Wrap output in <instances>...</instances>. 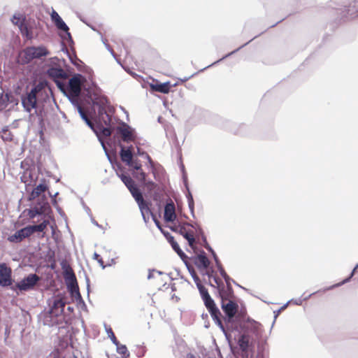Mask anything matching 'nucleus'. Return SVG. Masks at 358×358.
Returning a JSON list of instances; mask_svg holds the SVG:
<instances>
[{
  "label": "nucleus",
  "mask_w": 358,
  "mask_h": 358,
  "mask_svg": "<svg viewBox=\"0 0 358 358\" xmlns=\"http://www.w3.org/2000/svg\"><path fill=\"white\" fill-rule=\"evenodd\" d=\"M65 305V298L61 294L55 296L49 300L48 306L50 309L48 313L51 318V325L58 324L57 317L63 315Z\"/></svg>",
  "instance_id": "f257e3e1"
},
{
  "label": "nucleus",
  "mask_w": 358,
  "mask_h": 358,
  "mask_svg": "<svg viewBox=\"0 0 358 358\" xmlns=\"http://www.w3.org/2000/svg\"><path fill=\"white\" fill-rule=\"evenodd\" d=\"M48 53L44 47H27L19 53L18 60L20 63L25 64L34 59L46 56Z\"/></svg>",
  "instance_id": "f03ea898"
},
{
  "label": "nucleus",
  "mask_w": 358,
  "mask_h": 358,
  "mask_svg": "<svg viewBox=\"0 0 358 358\" xmlns=\"http://www.w3.org/2000/svg\"><path fill=\"white\" fill-rule=\"evenodd\" d=\"M215 282L218 287H220V281L217 278H215ZM220 294L222 298V308L224 313L229 317L231 318L235 316L238 311V305L234 301L228 299L231 292H225L223 289L219 288Z\"/></svg>",
  "instance_id": "7ed1b4c3"
},
{
  "label": "nucleus",
  "mask_w": 358,
  "mask_h": 358,
  "mask_svg": "<svg viewBox=\"0 0 358 358\" xmlns=\"http://www.w3.org/2000/svg\"><path fill=\"white\" fill-rule=\"evenodd\" d=\"M43 85L39 83L31 89L25 96L22 97V103L27 112H31L36 107V94L42 90Z\"/></svg>",
  "instance_id": "20e7f679"
},
{
  "label": "nucleus",
  "mask_w": 358,
  "mask_h": 358,
  "mask_svg": "<svg viewBox=\"0 0 358 358\" xmlns=\"http://www.w3.org/2000/svg\"><path fill=\"white\" fill-rule=\"evenodd\" d=\"M99 119L101 122H103L107 127H103V125L97 124L96 128L98 132H100L103 136L108 137L111 135V130L108 127L110 124L111 117L106 113L103 108L99 109Z\"/></svg>",
  "instance_id": "39448f33"
},
{
  "label": "nucleus",
  "mask_w": 358,
  "mask_h": 358,
  "mask_svg": "<svg viewBox=\"0 0 358 358\" xmlns=\"http://www.w3.org/2000/svg\"><path fill=\"white\" fill-rule=\"evenodd\" d=\"M40 278L36 274H29L16 284V287L20 291H27L34 288L39 281Z\"/></svg>",
  "instance_id": "423d86ee"
},
{
  "label": "nucleus",
  "mask_w": 358,
  "mask_h": 358,
  "mask_svg": "<svg viewBox=\"0 0 358 358\" xmlns=\"http://www.w3.org/2000/svg\"><path fill=\"white\" fill-rule=\"evenodd\" d=\"M12 270L6 263L0 264V286L8 287L12 285Z\"/></svg>",
  "instance_id": "0eeeda50"
},
{
  "label": "nucleus",
  "mask_w": 358,
  "mask_h": 358,
  "mask_svg": "<svg viewBox=\"0 0 358 358\" xmlns=\"http://www.w3.org/2000/svg\"><path fill=\"white\" fill-rule=\"evenodd\" d=\"M80 75L72 77L69 82V91L71 96H78L81 92Z\"/></svg>",
  "instance_id": "6e6552de"
},
{
  "label": "nucleus",
  "mask_w": 358,
  "mask_h": 358,
  "mask_svg": "<svg viewBox=\"0 0 358 358\" xmlns=\"http://www.w3.org/2000/svg\"><path fill=\"white\" fill-rule=\"evenodd\" d=\"M38 176L34 169H26L22 174L20 179L22 182L25 184L27 187L28 186H33L35 185ZM27 190V188L26 189Z\"/></svg>",
  "instance_id": "1a4fd4ad"
},
{
  "label": "nucleus",
  "mask_w": 358,
  "mask_h": 358,
  "mask_svg": "<svg viewBox=\"0 0 358 358\" xmlns=\"http://www.w3.org/2000/svg\"><path fill=\"white\" fill-rule=\"evenodd\" d=\"M31 236L28 226L17 231L14 234L9 236L8 240L11 243H20L25 238Z\"/></svg>",
  "instance_id": "9d476101"
},
{
  "label": "nucleus",
  "mask_w": 358,
  "mask_h": 358,
  "mask_svg": "<svg viewBox=\"0 0 358 358\" xmlns=\"http://www.w3.org/2000/svg\"><path fill=\"white\" fill-rule=\"evenodd\" d=\"M117 132L121 135L122 139L124 142H131L135 140L131 129L126 124L118 127Z\"/></svg>",
  "instance_id": "9b49d317"
},
{
  "label": "nucleus",
  "mask_w": 358,
  "mask_h": 358,
  "mask_svg": "<svg viewBox=\"0 0 358 358\" xmlns=\"http://www.w3.org/2000/svg\"><path fill=\"white\" fill-rule=\"evenodd\" d=\"M48 74L50 78L55 80L59 87H62V83H60L57 79H63L67 77L66 72L61 68H50L48 71Z\"/></svg>",
  "instance_id": "f8f14e48"
},
{
  "label": "nucleus",
  "mask_w": 358,
  "mask_h": 358,
  "mask_svg": "<svg viewBox=\"0 0 358 358\" xmlns=\"http://www.w3.org/2000/svg\"><path fill=\"white\" fill-rule=\"evenodd\" d=\"M51 18L52 20L54 22L55 26L60 30H62L64 31H66L69 36V38H71V34L69 32V27L66 24V23L63 21V20L61 18V17L59 15V14L53 10L51 13Z\"/></svg>",
  "instance_id": "ddd939ff"
},
{
  "label": "nucleus",
  "mask_w": 358,
  "mask_h": 358,
  "mask_svg": "<svg viewBox=\"0 0 358 358\" xmlns=\"http://www.w3.org/2000/svg\"><path fill=\"white\" fill-rule=\"evenodd\" d=\"M176 218V208L173 202L167 203L164 208V220L166 222H173Z\"/></svg>",
  "instance_id": "4468645a"
},
{
  "label": "nucleus",
  "mask_w": 358,
  "mask_h": 358,
  "mask_svg": "<svg viewBox=\"0 0 358 358\" xmlns=\"http://www.w3.org/2000/svg\"><path fill=\"white\" fill-rule=\"evenodd\" d=\"M132 149V146L127 148H125L124 146H121V150L120 152V158L122 161L125 162L127 164H131L133 159Z\"/></svg>",
  "instance_id": "2eb2a0df"
},
{
  "label": "nucleus",
  "mask_w": 358,
  "mask_h": 358,
  "mask_svg": "<svg viewBox=\"0 0 358 358\" xmlns=\"http://www.w3.org/2000/svg\"><path fill=\"white\" fill-rule=\"evenodd\" d=\"M150 87L152 91L168 94L170 92L171 85L169 82L155 84L151 83L150 84Z\"/></svg>",
  "instance_id": "dca6fc26"
},
{
  "label": "nucleus",
  "mask_w": 358,
  "mask_h": 358,
  "mask_svg": "<svg viewBox=\"0 0 358 358\" xmlns=\"http://www.w3.org/2000/svg\"><path fill=\"white\" fill-rule=\"evenodd\" d=\"M180 234L188 241L189 245L194 249L195 243L194 231L192 230L187 231L185 227H181Z\"/></svg>",
  "instance_id": "f3484780"
},
{
  "label": "nucleus",
  "mask_w": 358,
  "mask_h": 358,
  "mask_svg": "<svg viewBox=\"0 0 358 358\" xmlns=\"http://www.w3.org/2000/svg\"><path fill=\"white\" fill-rule=\"evenodd\" d=\"M48 189V186L45 181L43 183L37 185L31 192L29 195V200H34L38 197L42 193L45 192Z\"/></svg>",
  "instance_id": "a211bd4d"
},
{
  "label": "nucleus",
  "mask_w": 358,
  "mask_h": 358,
  "mask_svg": "<svg viewBox=\"0 0 358 358\" xmlns=\"http://www.w3.org/2000/svg\"><path fill=\"white\" fill-rule=\"evenodd\" d=\"M134 176L140 182L145 183V185L150 189H152L156 186L155 182L152 181L145 183L146 173L142 170V169H141V170L136 171V172L134 173Z\"/></svg>",
  "instance_id": "6ab92c4d"
},
{
  "label": "nucleus",
  "mask_w": 358,
  "mask_h": 358,
  "mask_svg": "<svg viewBox=\"0 0 358 358\" xmlns=\"http://www.w3.org/2000/svg\"><path fill=\"white\" fill-rule=\"evenodd\" d=\"M49 204L48 202H44L40 207L36 206L29 212V217L34 218L36 215H41L47 211L49 208Z\"/></svg>",
  "instance_id": "aec40b11"
},
{
  "label": "nucleus",
  "mask_w": 358,
  "mask_h": 358,
  "mask_svg": "<svg viewBox=\"0 0 358 358\" xmlns=\"http://www.w3.org/2000/svg\"><path fill=\"white\" fill-rule=\"evenodd\" d=\"M195 264L199 268H207L210 264V261L205 254H201L196 257Z\"/></svg>",
  "instance_id": "412c9836"
},
{
  "label": "nucleus",
  "mask_w": 358,
  "mask_h": 358,
  "mask_svg": "<svg viewBox=\"0 0 358 358\" xmlns=\"http://www.w3.org/2000/svg\"><path fill=\"white\" fill-rule=\"evenodd\" d=\"M19 29L21 34L27 39L30 40L33 38L32 31L29 28L26 21L22 22L20 23V24H19Z\"/></svg>",
  "instance_id": "4be33fe9"
},
{
  "label": "nucleus",
  "mask_w": 358,
  "mask_h": 358,
  "mask_svg": "<svg viewBox=\"0 0 358 358\" xmlns=\"http://www.w3.org/2000/svg\"><path fill=\"white\" fill-rule=\"evenodd\" d=\"M48 224H49V221L48 220H45L41 224H37V225L28 226V228H29V230L31 235L34 232H36V231H38V232L43 231L47 228V226Z\"/></svg>",
  "instance_id": "5701e85b"
},
{
  "label": "nucleus",
  "mask_w": 358,
  "mask_h": 358,
  "mask_svg": "<svg viewBox=\"0 0 358 358\" xmlns=\"http://www.w3.org/2000/svg\"><path fill=\"white\" fill-rule=\"evenodd\" d=\"M208 311L210 312L211 317L215 321V322L222 326L221 313L220 310L216 307V306L208 309Z\"/></svg>",
  "instance_id": "b1692460"
},
{
  "label": "nucleus",
  "mask_w": 358,
  "mask_h": 358,
  "mask_svg": "<svg viewBox=\"0 0 358 358\" xmlns=\"http://www.w3.org/2000/svg\"><path fill=\"white\" fill-rule=\"evenodd\" d=\"M208 311L210 312L211 317L215 321V322L222 326L221 313L220 310L216 307V306L208 309Z\"/></svg>",
  "instance_id": "393cba45"
},
{
  "label": "nucleus",
  "mask_w": 358,
  "mask_h": 358,
  "mask_svg": "<svg viewBox=\"0 0 358 358\" xmlns=\"http://www.w3.org/2000/svg\"><path fill=\"white\" fill-rule=\"evenodd\" d=\"M138 207L141 210V214L144 219H145V214L149 215L152 214L151 210L149 207L148 203L146 202L144 199H143V203L140 201L137 202Z\"/></svg>",
  "instance_id": "a878e982"
},
{
  "label": "nucleus",
  "mask_w": 358,
  "mask_h": 358,
  "mask_svg": "<svg viewBox=\"0 0 358 358\" xmlns=\"http://www.w3.org/2000/svg\"><path fill=\"white\" fill-rule=\"evenodd\" d=\"M120 177L129 190L136 186L134 181L129 175L121 174Z\"/></svg>",
  "instance_id": "bb28decb"
},
{
  "label": "nucleus",
  "mask_w": 358,
  "mask_h": 358,
  "mask_svg": "<svg viewBox=\"0 0 358 358\" xmlns=\"http://www.w3.org/2000/svg\"><path fill=\"white\" fill-rule=\"evenodd\" d=\"M247 329H250L254 334L257 335L262 331V325L255 321L248 322Z\"/></svg>",
  "instance_id": "cd10ccee"
},
{
  "label": "nucleus",
  "mask_w": 358,
  "mask_h": 358,
  "mask_svg": "<svg viewBox=\"0 0 358 358\" xmlns=\"http://www.w3.org/2000/svg\"><path fill=\"white\" fill-rule=\"evenodd\" d=\"M129 192L136 202L140 201L141 203H143V195L136 186L129 189Z\"/></svg>",
  "instance_id": "c85d7f7f"
},
{
  "label": "nucleus",
  "mask_w": 358,
  "mask_h": 358,
  "mask_svg": "<svg viewBox=\"0 0 358 358\" xmlns=\"http://www.w3.org/2000/svg\"><path fill=\"white\" fill-rule=\"evenodd\" d=\"M238 345L243 351L248 350L249 346V338L246 335H242L238 340Z\"/></svg>",
  "instance_id": "c756f323"
},
{
  "label": "nucleus",
  "mask_w": 358,
  "mask_h": 358,
  "mask_svg": "<svg viewBox=\"0 0 358 358\" xmlns=\"http://www.w3.org/2000/svg\"><path fill=\"white\" fill-rule=\"evenodd\" d=\"M115 345L117 347V352L122 356V358H127L129 357V353L126 345L120 344L119 341H117V344Z\"/></svg>",
  "instance_id": "7c9ffc66"
},
{
  "label": "nucleus",
  "mask_w": 358,
  "mask_h": 358,
  "mask_svg": "<svg viewBox=\"0 0 358 358\" xmlns=\"http://www.w3.org/2000/svg\"><path fill=\"white\" fill-rule=\"evenodd\" d=\"M169 241L171 243L173 249L177 252L178 255H179L180 257L184 255V253L182 252V250L180 249L179 245L175 241V239L173 236L169 237Z\"/></svg>",
  "instance_id": "2f4dec72"
},
{
  "label": "nucleus",
  "mask_w": 358,
  "mask_h": 358,
  "mask_svg": "<svg viewBox=\"0 0 358 358\" xmlns=\"http://www.w3.org/2000/svg\"><path fill=\"white\" fill-rule=\"evenodd\" d=\"M344 12H345V10ZM346 12L347 13L343 15L346 19H352L358 16V10H355L354 6L352 8H349L347 9Z\"/></svg>",
  "instance_id": "473e14b6"
},
{
  "label": "nucleus",
  "mask_w": 358,
  "mask_h": 358,
  "mask_svg": "<svg viewBox=\"0 0 358 358\" xmlns=\"http://www.w3.org/2000/svg\"><path fill=\"white\" fill-rule=\"evenodd\" d=\"M12 22L19 27L21 22L26 21L25 17L21 14H15L11 20Z\"/></svg>",
  "instance_id": "72a5a7b5"
},
{
  "label": "nucleus",
  "mask_w": 358,
  "mask_h": 358,
  "mask_svg": "<svg viewBox=\"0 0 358 358\" xmlns=\"http://www.w3.org/2000/svg\"><path fill=\"white\" fill-rule=\"evenodd\" d=\"M197 287L199 290V292H200L203 299L210 296L208 294V289L204 286H203L201 283H197Z\"/></svg>",
  "instance_id": "f704fd0d"
},
{
  "label": "nucleus",
  "mask_w": 358,
  "mask_h": 358,
  "mask_svg": "<svg viewBox=\"0 0 358 358\" xmlns=\"http://www.w3.org/2000/svg\"><path fill=\"white\" fill-rule=\"evenodd\" d=\"M220 274L224 278V280H225V281H226V282L227 284V292H232V289H231V287L229 285V275L227 274V273L225 272V271L223 268L220 269Z\"/></svg>",
  "instance_id": "c9c22d12"
},
{
  "label": "nucleus",
  "mask_w": 358,
  "mask_h": 358,
  "mask_svg": "<svg viewBox=\"0 0 358 358\" xmlns=\"http://www.w3.org/2000/svg\"><path fill=\"white\" fill-rule=\"evenodd\" d=\"M106 332H107L108 336L110 338L112 342L114 344H117L118 341H117L116 336H115V334H114L113 329L110 327L106 328Z\"/></svg>",
  "instance_id": "e433bc0d"
},
{
  "label": "nucleus",
  "mask_w": 358,
  "mask_h": 358,
  "mask_svg": "<svg viewBox=\"0 0 358 358\" xmlns=\"http://www.w3.org/2000/svg\"><path fill=\"white\" fill-rule=\"evenodd\" d=\"M203 301L208 310L215 306L214 301L211 299L210 296L203 299Z\"/></svg>",
  "instance_id": "4c0bfd02"
},
{
  "label": "nucleus",
  "mask_w": 358,
  "mask_h": 358,
  "mask_svg": "<svg viewBox=\"0 0 358 358\" xmlns=\"http://www.w3.org/2000/svg\"><path fill=\"white\" fill-rule=\"evenodd\" d=\"M47 358H61L60 351L59 349H55L48 355ZM64 358H66V357H64Z\"/></svg>",
  "instance_id": "58836bf2"
},
{
  "label": "nucleus",
  "mask_w": 358,
  "mask_h": 358,
  "mask_svg": "<svg viewBox=\"0 0 358 358\" xmlns=\"http://www.w3.org/2000/svg\"><path fill=\"white\" fill-rule=\"evenodd\" d=\"M78 112H79L82 119L84 120L85 122L87 121L89 119V117H88V116L87 115V113L83 109V108L82 106H78Z\"/></svg>",
  "instance_id": "ea45409f"
},
{
  "label": "nucleus",
  "mask_w": 358,
  "mask_h": 358,
  "mask_svg": "<svg viewBox=\"0 0 358 358\" xmlns=\"http://www.w3.org/2000/svg\"><path fill=\"white\" fill-rule=\"evenodd\" d=\"M129 166L133 167L136 171L141 170V164L138 160H134L131 161V164H127Z\"/></svg>",
  "instance_id": "a19ab883"
},
{
  "label": "nucleus",
  "mask_w": 358,
  "mask_h": 358,
  "mask_svg": "<svg viewBox=\"0 0 358 358\" xmlns=\"http://www.w3.org/2000/svg\"><path fill=\"white\" fill-rule=\"evenodd\" d=\"M66 278L69 279L71 280L76 281V275L71 269H70L69 271H66Z\"/></svg>",
  "instance_id": "79ce46f5"
},
{
  "label": "nucleus",
  "mask_w": 358,
  "mask_h": 358,
  "mask_svg": "<svg viewBox=\"0 0 358 358\" xmlns=\"http://www.w3.org/2000/svg\"><path fill=\"white\" fill-rule=\"evenodd\" d=\"M85 122L87 123V124L92 129L96 134L98 133V131H97V128H94V125L93 124V122L90 120L88 119L87 121H85Z\"/></svg>",
  "instance_id": "37998d69"
},
{
  "label": "nucleus",
  "mask_w": 358,
  "mask_h": 358,
  "mask_svg": "<svg viewBox=\"0 0 358 358\" xmlns=\"http://www.w3.org/2000/svg\"><path fill=\"white\" fill-rule=\"evenodd\" d=\"M6 106H7V104L6 103H4L3 99L0 98V108L1 109L5 108L6 107Z\"/></svg>",
  "instance_id": "c03bdc74"
},
{
  "label": "nucleus",
  "mask_w": 358,
  "mask_h": 358,
  "mask_svg": "<svg viewBox=\"0 0 358 358\" xmlns=\"http://www.w3.org/2000/svg\"><path fill=\"white\" fill-rule=\"evenodd\" d=\"M186 358H197V357L192 353H188L186 355Z\"/></svg>",
  "instance_id": "a18cd8bd"
},
{
  "label": "nucleus",
  "mask_w": 358,
  "mask_h": 358,
  "mask_svg": "<svg viewBox=\"0 0 358 358\" xmlns=\"http://www.w3.org/2000/svg\"><path fill=\"white\" fill-rule=\"evenodd\" d=\"M154 220H155V222L156 225L157 226V227H158L159 229H161V230H162V227H161V226H160V223H159V222L157 220H156V219H154Z\"/></svg>",
  "instance_id": "49530a36"
},
{
  "label": "nucleus",
  "mask_w": 358,
  "mask_h": 358,
  "mask_svg": "<svg viewBox=\"0 0 358 358\" xmlns=\"http://www.w3.org/2000/svg\"><path fill=\"white\" fill-rule=\"evenodd\" d=\"M194 281H195V282H196V284H197V283H201L200 280H199V277H198V276H196V275L194 276Z\"/></svg>",
  "instance_id": "de8ad7c7"
},
{
  "label": "nucleus",
  "mask_w": 358,
  "mask_h": 358,
  "mask_svg": "<svg viewBox=\"0 0 358 358\" xmlns=\"http://www.w3.org/2000/svg\"><path fill=\"white\" fill-rule=\"evenodd\" d=\"M146 157L151 162L152 159H151L150 157L148 154H146Z\"/></svg>",
  "instance_id": "09e8293b"
},
{
  "label": "nucleus",
  "mask_w": 358,
  "mask_h": 358,
  "mask_svg": "<svg viewBox=\"0 0 358 358\" xmlns=\"http://www.w3.org/2000/svg\"><path fill=\"white\" fill-rule=\"evenodd\" d=\"M95 257H96V258H98L99 257V255L95 254Z\"/></svg>",
  "instance_id": "8fccbe9b"
}]
</instances>
